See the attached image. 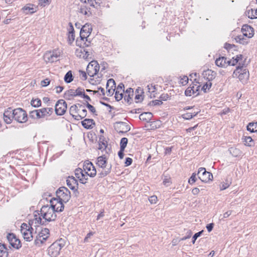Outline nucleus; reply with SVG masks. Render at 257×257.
<instances>
[{"instance_id":"nucleus-1","label":"nucleus","mask_w":257,"mask_h":257,"mask_svg":"<svg viewBox=\"0 0 257 257\" xmlns=\"http://www.w3.org/2000/svg\"><path fill=\"white\" fill-rule=\"evenodd\" d=\"M96 175V170L93 164L88 161H85L83 165V169L77 168L75 171V177L83 184L87 182L88 178H93Z\"/></svg>"},{"instance_id":"nucleus-2","label":"nucleus","mask_w":257,"mask_h":257,"mask_svg":"<svg viewBox=\"0 0 257 257\" xmlns=\"http://www.w3.org/2000/svg\"><path fill=\"white\" fill-rule=\"evenodd\" d=\"M62 56V50L55 49L46 51L42 56V59L46 64H51L56 62Z\"/></svg>"},{"instance_id":"nucleus-3","label":"nucleus","mask_w":257,"mask_h":257,"mask_svg":"<svg viewBox=\"0 0 257 257\" xmlns=\"http://www.w3.org/2000/svg\"><path fill=\"white\" fill-rule=\"evenodd\" d=\"M70 115L76 120L84 118L87 115V111L83 106L80 104L72 105L69 109Z\"/></svg>"},{"instance_id":"nucleus-4","label":"nucleus","mask_w":257,"mask_h":257,"mask_svg":"<svg viewBox=\"0 0 257 257\" xmlns=\"http://www.w3.org/2000/svg\"><path fill=\"white\" fill-rule=\"evenodd\" d=\"M20 233L23 239L27 242H31L33 239V228L29 224L23 223L20 226Z\"/></svg>"},{"instance_id":"nucleus-5","label":"nucleus","mask_w":257,"mask_h":257,"mask_svg":"<svg viewBox=\"0 0 257 257\" xmlns=\"http://www.w3.org/2000/svg\"><path fill=\"white\" fill-rule=\"evenodd\" d=\"M53 109L50 107H43L30 112L31 118L37 119L45 118L51 115Z\"/></svg>"},{"instance_id":"nucleus-6","label":"nucleus","mask_w":257,"mask_h":257,"mask_svg":"<svg viewBox=\"0 0 257 257\" xmlns=\"http://www.w3.org/2000/svg\"><path fill=\"white\" fill-rule=\"evenodd\" d=\"M234 78H237L242 83H246L249 76V73L247 68L244 67H237L233 71Z\"/></svg>"},{"instance_id":"nucleus-7","label":"nucleus","mask_w":257,"mask_h":257,"mask_svg":"<svg viewBox=\"0 0 257 257\" xmlns=\"http://www.w3.org/2000/svg\"><path fill=\"white\" fill-rule=\"evenodd\" d=\"M41 217L47 221H51L56 218L55 212L49 206H44L40 209Z\"/></svg>"},{"instance_id":"nucleus-8","label":"nucleus","mask_w":257,"mask_h":257,"mask_svg":"<svg viewBox=\"0 0 257 257\" xmlns=\"http://www.w3.org/2000/svg\"><path fill=\"white\" fill-rule=\"evenodd\" d=\"M49 236V230L48 228H44L39 231L36 236L35 244L36 246H40L44 243Z\"/></svg>"},{"instance_id":"nucleus-9","label":"nucleus","mask_w":257,"mask_h":257,"mask_svg":"<svg viewBox=\"0 0 257 257\" xmlns=\"http://www.w3.org/2000/svg\"><path fill=\"white\" fill-rule=\"evenodd\" d=\"M12 114L14 119L19 123H25L27 121V114L24 110L21 108L14 109Z\"/></svg>"},{"instance_id":"nucleus-10","label":"nucleus","mask_w":257,"mask_h":257,"mask_svg":"<svg viewBox=\"0 0 257 257\" xmlns=\"http://www.w3.org/2000/svg\"><path fill=\"white\" fill-rule=\"evenodd\" d=\"M198 178L204 183H208L212 181L213 176L211 173L207 172L203 167L199 168L198 170Z\"/></svg>"},{"instance_id":"nucleus-11","label":"nucleus","mask_w":257,"mask_h":257,"mask_svg":"<svg viewBox=\"0 0 257 257\" xmlns=\"http://www.w3.org/2000/svg\"><path fill=\"white\" fill-rule=\"evenodd\" d=\"M57 197L64 203L67 202L70 199L71 193L65 187L59 188L56 192Z\"/></svg>"},{"instance_id":"nucleus-12","label":"nucleus","mask_w":257,"mask_h":257,"mask_svg":"<svg viewBox=\"0 0 257 257\" xmlns=\"http://www.w3.org/2000/svg\"><path fill=\"white\" fill-rule=\"evenodd\" d=\"M10 245L14 249H19L22 247L20 239L14 233H8L6 236Z\"/></svg>"},{"instance_id":"nucleus-13","label":"nucleus","mask_w":257,"mask_h":257,"mask_svg":"<svg viewBox=\"0 0 257 257\" xmlns=\"http://www.w3.org/2000/svg\"><path fill=\"white\" fill-rule=\"evenodd\" d=\"M62 244L60 241H55L48 248V255L49 257H57L60 254Z\"/></svg>"},{"instance_id":"nucleus-14","label":"nucleus","mask_w":257,"mask_h":257,"mask_svg":"<svg viewBox=\"0 0 257 257\" xmlns=\"http://www.w3.org/2000/svg\"><path fill=\"white\" fill-rule=\"evenodd\" d=\"M201 85L196 82L193 83L185 91L186 96L189 97H196L199 95Z\"/></svg>"},{"instance_id":"nucleus-15","label":"nucleus","mask_w":257,"mask_h":257,"mask_svg":"<svg viewBox=\"0 0 257 257\" xmlns=\"http://www.w3.org/2000/svg\"><path fill=\"white\" fill-rule=\"evenodd\" d=\"M67 109V105L63 99L57 101L55 105V111L57 115H62L65 114Z\"/></svg>"},{"instance_id":"nucleus-16","label":"nucleus","mask_w":257,"mask_h":257,"mask_svg":"<svg viewBox=\"0 0 257 257\" xmlns=\"http://www.w3.org/2000/svg\"><path fill=\"white\" fill-rule=\"evenodd\" d=\"M99 70V65L97 62L92 61L87 65L86 72L88 75L90 77H93L96 75Z\"/></svg>"},{"instance_id":"nucleus-17","label":"nucleus","mask_w":257,"mask_h":257,"mask_svg":"<svg viewBox=\"0 0 257 257\" xmlns=\"http://www.w3.org/2000/svg\"><path fill=\"white\" fill-rule=\"evenodd\" d=\"M96 165L98 167L105 170V172L107 173L110 170V165L108 164L107 159L104 156H100L97 158Z\"/></svg>"},{"instance_id":"nucleus-18","label":"nucleus","mask_w":257,"mask_h":257,"mask_svg":"<svg viewBox=\"0 0 257 257\" xmlns=\"http://www.w3.org/2000/svg\"><path fill=\"white\" fill-rule=\"evenodd\" d=\"M63 202L58 198H53L50 201V207L56 212H61L64 209Z\"/></svg>"},{"instance_id":"nucleus-19","label":"nucleus","mask_w":257,"mask_h":257,"mask_svg":"<svg viewBox=\"0 0 257 257\" xmlns=\"http://www.w3.org/2000/svg\"><path fill=\"white\" fill-rule=\"evenodd\" d=\"M241 142L244 147L247 148H252L255 146V141L251 136L244 135L241 137Z\"/></svg>"},{"instance_id":"nucleus-20","label":"nucleus","mask_w":257,"mask_h":257,"mask_svg":"<svg viewBox=\"0 0 257 257\" xmlns=\"http://www.w3.org/2000/svg\"><path fill=\"white\" fill-rule=\"evenodd\" d=\"M198 113V111L194 107H187L184 108V112L182 117L185 119H190L195 116Z\"/></svg>"},{"instance_id":"nucleus-21","label":"nucleus","mask_w":257,"mask_h":257,"mask_svg":"<svg viewBox=\"0 0 257 257\" xmlns=\"http://www.w3.org/2000/svg\"><path fill=\"white\" fill-rule=\"evenodd\" d=\"M92 28L89 24H86L81 29L80 37L81 40L86 39L90 35Z\"/></svg>"},{"instance_id":"nucleus-22","label":"nucleus","mask_w":257,"mask_h":257,"mask_svg":"<svg viewBox=\"0 0 257 257\" xmlns=\"http://www.w3.org/2000/svg\"><path fill=\"white\" fill-rule=\"evenodd\" d=\"M115 83L114 80L110 79L107 81L106 86V94L107 96H112L116 89Z\"/></svg>"},{"instance_id":"nucleus-23","label":"nucleus","mask_w":257,"mask_h":257,"mask_svg":"<svg viewBox=\"0 0 257 257\" xmlns=\"http://www.w3.org/2000/svg\"><path fill=\"white\" fill-rule=\"evenodd\" d=\"M66 183L68 187L72 191H77L78 188V183L73 176L67 178Z\"/></svg>"},{"instance_id":"nucleus-24","label":"nucleus","mask_w":257,"mask_h":257,"mask_svg":"<svg viewBox=\"0 0 257 257\" xmlns=\"http://www.w3.org/2000/svg\"><path fill=\"white\" fill-rule=\"evenodd\" d=\"M243 35L248 38H251L254 35L253 29L247 25H243L241 29Z\"/></svg>"},{"instance_id":"nucleus-25","label":"nucleus","mask_w":257,"mask_h":257,"mask_svg":"<svg viewBox=\"0 0 257 257\" xmlns=\"http://www.w3.org/2000/svg\"><path fill=\"white\" fill-rule=\"evenodd\" d=\"M41 216V214L40 215L38 211H35L33 214V218L29 220L28 224L32 226H36L40 224L42 221Z\"/></svg>"},{"instance_id":"nucleus-26","label":"nucleus","mask_w":257,"mask_h":257,"mask_svg":"<svg viewBox=\"0 0 257 257\" xmlns=\"http://www.w3.org/2000/svg\"><path fill=\"white\" fill-rule=\"evenodd\" d=\"M114 93H115V98L117 101L121 100L124 95V85L122 84H119Z\"/></svg>"},{"instance_id":"nucleus-27","label":"nucleus","mask_w":257,"mask_h":257,"mask_svg":"<svg viewBox=\"0 0 257 257\" xmlns=\"http://www.w3.org/2000/svg\"><path fill=\"white\" fill-rule=\"evenodd\" d=\"M215 65L220 68H226L229 66L228 60L225 57H219L215 60Z\"/></svg>"},{"instance_id":"nucleus-28","label":"nucleus","mask_w":257,"mask_h":257,"mask_svg":"<svg viewBox=\"0 0 257 257\" xmlns=\"http://www.w3.org/2000/svg\"><path fill=\"white\" fill-rule=\"evenodd\" d=\"M75 55L77 57L84 59H87L89 55L87 51L80 47L76 49Z\"/></svg>"},{"instance_id":"nucleus-29","label":"nucleus","mask_w":257,"mask_h":257,"mask_svg":"<svg viewBox=\"0 0 257 257\" xmlns=\"http://www.w3.org/2000/svg\"><path fill=\"white\" fill-rule=\"evenodd\" d=\"M133 96L134 91L133 89L130 88L127 89L125 91H124V95L123 98L127 103H132Z\"/></svg>"},{"instance_id":"nucleus-30","label":"nucleus","mask_w":257,"mask_h":257,"mask_svg":"<svg viewBox=\"0 0 257 257\" xmlns=\"http://www.w3.org/2000/svg\"><path fill=\"white\" fill-rule=\"evenodd\" d=\"M204 79L211 82L216 77V73L211 70H207L203 72Z\"/></svg>"},{"instance_id":"nucleus-31","label":"nucleus","mask_w":257,"mask_h":257,"mask_svg":"<svg viewBox=\"0 0 257 257\" xmlns=\"http://www.w3.org/2000/svg\"><path fill=\"white\" fill-rule=\"evenodd\" d=\"M246 130L250 134L257 133V121H251L248 123L246 126Z\"/></svg>"},{"instance_id":"nucleus-32","label":"nucleus","mask_w":257,"mask_h":257,"mask_svg":"<svg viewBox=\"0 0 257 257\" xmlns=\"http://www.w3.org/2000/svg\"><path fill=\"white\" fill-rule=\"evenodd\" d=\"M243 56L241 54H238L232 57L230 59L228 60L229 66H235L242 61Z\"/></svg>"},{"instance_id":"nucleus-33","label":"nucleus","mask_w":257,"mask_h":257,"mask_svg":"<svg viewBox=\"0 0 257 257\" xmlns=\"http://www.w3.org/2000/svg\"><path fill=\"white\" fill-rule=\"evenodd\" d=\"M229 153L234 158H238L242 155L241 150L236 147H231L229 149Z\"/></svg>"},{"instance_id":"nucleus-34","label":"nucleus","mask_w":257,"mask_h":257,"mask_svg":"<svg viewBox=\"0 0 257 257\" xmlns=\"http://www.w3.org/2000/svg\"><path fill=\"white\" fill-rule=\"evenodd\" d=\"M147 87L148 92L149 93L150 97H155L157 94V89L156 85L154 84L151 83L148 85Z\"/></svg>"},{"instance_id":"nucleus-35","label":"nucleus","mask_w":257,"mask_h":257,"mask_svg":"<svg viewBox=\"0 0 257 257\" xmlns=\"http://www.w3.org/2000/svg\"><path fill=\"white\" fill-rule=\"evenodd\" d=\"M81 124L85 128L90 129L92 128L95 123L93 119H85L81 121Z\"/></svg>"},{"instance_id":"nucleus-36","label":"nucleus","mask_w":257,"mask_h":257,"mask_svg":"<svg viewBox=\"0 0 257 257\" xmlns=\"http://www.w3.org/2000/svg\"><path fill=\"white\" fill-rule=\"evenodd\" d=\"M115 128L118 133H122L126 132L129 130L127 126L122 122H119L116 124Z\"/></svg>"},{"instance_id":"nucleus-37","label":"nucleus","mask_w":257,"mask_h":257,"mask_svg":"<svg viewBox=\"0 0 257 257\" xmlns=\"http://www.w3.org/2000/svg\"><path fill=\"white\" fill-rule=\"evenodd\" d=\"M246 15L250 19H257V8L249 9Z\"/></svg>"},{"instance_id":"nucleus-38","label":"nucleus","mask_w":257,"mask_h":257,"mask_svg":"<svg viewBox=\"0 0 257 257\" xmlns=\"http://www.w3.org/2000/svg\"><path fill=\"white\" fill-rule=\"evenodd\" d=\"M143 92L141 89H137L136 91L135 99L137 103L141 102L143 101L144 96Z\"/></svg>"},{"instance_id":"nucleus-39","label":"nucleus","mask_w":257,"mask_h":257,"mask_svg":"<svg viewBox=\"0 0 257 257\" xmlns=\"http://www.w3.org/2000/svg\"><path fill=\"white\" fill-rule=\"evenodd\" d=\"M8 250L4 244L0 243V257H8Z\"/></svg>"},{"instance_id":"nucleus-40","label":"nucleus","mask_w":257,"mask_h":257,"mask_svg":"<svg viewBox=\"0 0 257 257\" xmlns=\"http://www.w3.org/2000/svg\"><path fill=\"white\" fill-rule=\"evenodd\" d=\"M212 82L210 81H207L206 82H204L201 86V90L204 93H206L209 91L211 86H212Z\"/></svg>"},{"instance_id":"nucleus-41","label":"nucleus","mask_w":257,"mask_h":257,"mask_svg":"<svg viewBox=\"0 0 257 257\" xmlns=\"http://www.w3.org/2000/svg\"><path fill=\"white\" fill-rule=\"evenodd\" d=\"M152 116V114L150 112H144L142 113L139 117L141 120H142L143 121H149Z\"/></svg>"},{"instance_id":"nucleus-42","label":"nucleus","mask_w":257,"mask_h":257,"mask_svg":"<svg viewBox=\"0 0 257 257\" xmlns=\"http://www.w3.org/2000/svg\"><path fill=\"white\" fill-rule=\"evenodd\" d=\"M71 30L69 31L68 35V41L70 44L73 43L75 40V36L74 34V29L72 25L71 24Z\"/></svg>"},{"instance_id":"nucleus-43","label":"nucleus","mask_w":257,"mask_h":257,"mask_svg":"<svg viewBox=\"0 0 257 257\" xmlns=\"http://www.w3.org/2000/svg\"><path fill=\"white\" fill-rule=\"evenodd\" d=\"M231 184L229 180H225L220 182L219 184V189L220 190H224L228 188Z\"/></svg>"},{"instance_id":"nucleus-44","label":"nucleus","mask_w":257,"mask_h":257,"mask_svg":"<svg viewBox=\"0 0 257 257\" xmlns=\"http://www.w3.org/2000/svg\"><path fill=\"white\" fill-rule=\"evenodd\" d=\"M64 81L67 83H70L73 80V76L71 71H68L64 78Z\"/></svg>"},{"instance_id":"nucleus-45","label":"nucleus","mask_w":257,"mask_h":257,"mask_svg":"<svg viewBox=\"0 0 257 257\" xmlns=\"http://www.w3.org/2000/svg\"><path fill=\"white\" fill-rule=\"evenodd\" d=\"M31 105L34 108H38L41 105V101L39 98L32 99L31 101Z\"/></svg>"},{"instance_id":"nucleus-46","label":"nucleus","mask_w":257,"mask_h":257,"mask_svg":"<svg viewBox=\"0 0 257 257\" xmlns=\"http://www.w3.org/2000/svg\"><path fill=\"white\" fill-rule=\"evenodd\" d=\"M11 112L7 111L4 113V120L7 124H10L12 121L11 117Z\"/></svg>"},{"instance_id":"nucleus-47","label":"nucleus","mask_w":257,"mask_h":257,"mask_svg":"<svg viewBox=\"0 0 257 257\" xmlns=\"http://www.w3.org/2000/svg\"><path fill=\"white\" fill-rule=\"evenodd\" d=\"M23 11L27 14H33L36 10L32 6H27L23 8Z\"/></svg>"},{"instance_id":"nucleus-48","label":"nucleus","mask_w":257,"mask_h":257,"mask_svg":"<svg viewBox=\"0 0 257 257\" xmlns=\"http://www.w3.org/2000/svg\"><path fill=\"white\" fill-rule=\"evenodd\" d=\"M84 90L81 88H78L75 90H74L72 92V95L73 96H82L84 95Z\"/></svg>"},{"instance_id":"nucleus-49","label":"nucleus","mask_w":257,"mask_h":257,"mask_svg":"<svg viewBox=\"0 0 257 257\" xmlns=\"http://www.w3.org/2000/svg\"><path fill=\"white\" fill-rule=\"evenodd\" d=\"M148 201L151 205H155L158 203V197L156 195H152L149 197Z\"/></svg>"},{"instance_id":"nucleus-50","label":"nucleus","mask_w":257,"mask_h":257,"mask_svg":"<svg viewBox=\"0 0 257 257\" xmlns=\"http://www.w3.org/2000/svg\"><path fill=\"white\" fill-rule=\"evenodd\" d=\"M224 48L228 52H230L232 50H236V47L234 45L229 43H225L224 45Z\"/></svg>"},{"instance_id":"nucleus-51","label":"nucleus","mask_w":257,"mask_h":257,"mask_svg":"<svg viewBox=\"0 0 257 257\" xmlns=\"http://www.w3.org/2000/svg\"><path fill=\"white\" fill-rule=\"evenodd\" d=\"M52 0H39V5L42 7L48 6L51 3Z\"/></svg>"},{"instance_id":"nucleus-52","label":"nucleus","mask_w":257,"mask_h":257,"mask_svg":"<svg viewBox=\"0 0 257 257\" xmlns=\"http://www.w3.org/2000/svg\"><path fill=\"white\" fill-rule=\"evenodd\" d=\"M127 144V139L126 138H123L121 139L120 142V149L122 150H124L125 148L126 145Z\"/></svg>"},{"instance_id":"nucleus-53","label":"nucleus","mask_w":257,"mask_h":257,"mask_svg":"<svg viewBox=\"0 0 257 257\" xmlns=\"http://www.w3.org/2000/svg\"><path fill=\"white\" fill-rule=\"evenodd\" d=\"M50 83V80L49 78H46L41 81L40 85L42 87H46L48 86Z\"/></svg>"},{"instance_id":"nucleus-54","label":"nucleus","mask_w":257,"mask_h":257,"mask_svg":"<svg viewBox=\"0 0 257 257\" xmlns=\"http://www.w3.org/2000/svg\"><path fill=\"white\" fill-rule=\"evenodd\" d=\"M189 79L187 76H183L180 79V83L182 85H186L188 83Z\"/></svg>"},{"instance_id":"nucleus-55","label":"nucleus","mask_w":257,"mask_h":257,"mask_svg":"<svg viewBox=\"0 0 257 257\" xmlns=\"http://www.w3.org/2000/svg\"><path fill=\"white\" fill-rule=\"evenodd\" d=\"M196 181V175L195 173H193L188 180V183L190 184H193Z\"/></svg>"},{"instance_id":"nucleus-56","label":"nucleus","mask_w":257,"mask_h":257,"mask_svg":"<svg viewBox=\"0 0 257 257\" xmlns=\"http://www.w3.org/2000/svg\"><path fill=\"white\" fill-rule=\"evenodd\" d=\"M203 232V230H201V231H200L197 233H196L194 234V235L193 236V237H192V239H193L192 243L193 244L195 243L197 238L201 235V234Z\"/></svg>"},{"instance_id":"nucleus-57","label":"nucleus","mask_w":257,"mask_h":257,"mask_svg":"<svg viewBox=\"0 0 257 257\" xmlns=\"http://www.w3.org/2000/svg\"><path fill=\"white\" fill-rule=\"evenodd\" d=\"M86 106L87 107V108L89 109V110L93 113V114H96V110L95 109V108L92 106L91 105V104H90L89 103H87L86 104Z\"/></svg>"},{"instance_id":"nucleus-58","label":"nucleus","mask_w":257,"mask_h":257,"mask_svg":"<svg viewBox=\"0 0 257 257\" xmlns=\"http://www.w3.org/2000/svg\"><path fill=\"white\" fill-rule=\"evenodd\" d=\"M236 42L239 44H243V38L241 36H238L234 38Z\"/></svg>"},{"instance_id":"nucleus-59","label":"nucleus","mask_w":257,"mask_h":257,"mask_svg":"<svg viewBox=\"0 0 257 257\" xmlns=\"http://www.w3.org/2000/svg\"><path fill=\"white\" fill-rule=\"evenodd\" d=\"M214 227V224L213 223H210L206 225V228L208 232H210Z\"/></svg>"},{"instance_id":"nucleus-60","label":"nucleus","mask_w":257,"mask_h":257,"mask_svg":"<svg viewBox=\"0 0 257 257\" xmlns=\"http://www.w3.org/2000/svg\"><path fill=\"white\" fill-rule=\"evenodd\" d=\"M55 92L56 93H60L63 90L64 88H63V87L61 86H57L55 87Z\"/></svg>"},{"instance_id":"nucleus-61","label":"nucleus","mask_w":257,"mask_h":257,"mask_svg":"<svg viewBox=\"0 0 257 257\" xmlns=\"http://www.w3.org/2000/svg\"><path fill=\"white\" fill-rule=\"evenodd\" d=\"M191 193L194 195H197L200 193V190L199 188L195 187L191 191Z\"/></svg>"},{"instance_id":"nucleus-62","label":"nucleus","mask_w":257,"mask_h":257,"mask_svg":"<svg viewBox=\"0 0 257 257\" xmlns=\"http://www.w3.org/2000/svg\"><path fill=\"white\" fill-rule=\"evenodd\" d=\"M96 92H98L100 95H101L103 97L104 96V89L103 88H99L98 89V91H93V93H95Z\"/></svg>"},{"instance_id":"nucleus-63","label":"nucleus","mask_w":257,"mask_h":257,"mask_svg":"<svg viewBox=\"0 0 257 257\" xmlns=\"http://www.w3.org/2000/svg\"><path fill=\"white\" fill-rule=\"evenodd\" d=\"M231 214H232V211L230 210H228V211L225 212L224 213H223V217L224 218H227V217H229Z\"/></svg>"},{"instance_id":"nucleus-64","label":"nucleus","mask_w":257,"mask_h":257,"mask_svg":"<svg viewBox=\"0 0 257 257\" xmlns=\"http://www.w3.org/2000/svg\"><path fill=\"white\" fill-rule=\"evenodd\" d=\"M132 163V160L130 158H127L125 159V165L126 166H129Z\"/></svg>"}]
</instances>
